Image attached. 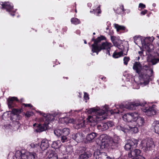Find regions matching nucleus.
Returning <instances> with one entry per match:
<instances>
[{
	"label": "nucleus",
	"instance_id": "nucleus-1",
	"mask_svg": "<svg viewBox=\"0 0 159 159\" xmlns=\"http://www.w3.org/2000/svg\"><path fill=\"white\" fill-rule=\"evenodd\" d=\"M145 68L142 70L144 72L143 74H142L141 69L142 66L139 62H136L133 66V69L139 75V79L140 81L139 83L135 82L133 83V88L135 89H139V85H146L148 84L150 80L152 78L153 70L152 69L149 68L146 66H144Z\"/></svg>",
	"mask_w": 159,
	"mask_h": 159
},
{
	"label": "nucleus",
	"instance_id": "nucleus-2",
	"mask_svg": "<svg viewBox=\"0 0 159 159\" xmlns=\"http://www.w3.org/2000/svg\"><path fill=\"white\" fill-rule=\"evenodd\" d=\"M144 106L142 108L143 111L145 113V114L148 116H151L156 114L157 111L156 106L154 105L148 106L145 103V105L141 104L137 101L128 102L125 105L121 104L120 106V109L118 110V113H120L123 112L125 109H135L137 106Z\"/></svg>",
	"mask_w": 159,
	"mask_h": 159
},
{
	"label": "nucleus",
	"instance_id": "nucleus-3",
	"mask_svg": "<svg viewBox=\"0 0 159 159\" xmlns=\"http://www.w3.org/2000/svg\"><path fill=\"white\" fill-rule=\"evenodd\" d=\"M153 39V38H147L142 43L143 48H145L147 52L148 60L151 62L153 65H154L159 62V58H157V57L159 55V48H157V52L155 53L154 51V47L151 44ZM158 45L159 47V42L158 43Z\"/></svg>",
	"mask_w": 159,
	"mask_h": 159
},
{
	"label": "nucleus",
	"instance_id": "nucleus-4",
	"mask_svg": "<svg viewBox=\"0 0 159 159\" xmlns=\"http://www.w3.org/2000/svg\"><path fill=\"white\" fill-rule=\"evenodd\" d=\"M108 107L107 105H105L102 107L101 109L98 107L89 109L88 112L90 114L93 113L94 115L88 116L87 118L88 122L91 123L92 125L94 126L98 122L105 119V117L103 115L108 111Z\"/></svg>",
	"mask_w": 159,
	"mask_h": 159
},
{
	"label": "nucleus",
	"instance_id": "nucleus-5",
	"mask_svg": "<svg viewBox=\"0 0 159 159\" xmlns=\"http://www.w3.org/2000/svg\"><path fill=\"white\" fill-rule=\"evenodd\" d=\"M105 39V38L104 36H101L95 41V44L92 45L91 50L93 53L95 52L97 54H98L99 52L102 50H103L109 56L110 55V49L112 46V44L111 43L107 42H101L102 40Z\"/></svg>",
	"mask_w": 159,
	"mask_h": 159
},
{
	"label": "nucleus",
	"instance_id": "nucleus-6",
	"mask_svg": "<svg viewBox=\"0 0 159 159\" xmlns=\"http://www.w3.org/2000/svg\"><path fill=\"white\" fill-rule=\"evenodd\" d=\"M14 159H37L35 153H22L20 151H16Z\"/></svg>",
	"mask_w": 159,
	"mask_h": 159
},
{
	"label": "nucleus",
	"instance_id": "nucleus-7",
	"mask_svg": "<svg viewBox=\"0 0 159 159\" xmlns=\"http://www.w3.org/2000/svg\"><path fill=\"white\" fill-rule=\"evenodd\" d=\"M117 128L118 129L122 131L124 133H126L129 130H130L134 133H137L138 131V129L137 127L135 125L132 124H129L128 125H125L124 127L121 125L117 126Z\"/></svg>",
	"mask_w": 159,
	"mask_h": 159
},
{
	"label": "nucleus",
	"instance_id": "nucleus-8",
	"mask_svg": "<svg viewBox=\"0 0 159 159\" xmlns=\"http://www.w3.org/2000/svg\"><path fill=\"white\" fill-rule=\"evenodd\" d=\"M101 144L100 148L102 149L107 148L111 146V143L109 139V137L106 134H103L100 136Z\"/></svg>",
	"mask_w": 159,
	"mask_h": 159
},
{
	"label": "nucleus",
	"instance_id": "nucleus-9",
	"mask_svg": "<svg viewBox=\"0 0 159 159\" xmlns=\"http://www.w3.org/2000/svg\"><path fill=\"white\" fill-rule=\"evenodd\" d=\"M93 156L96 159H114L113 157L108 156L105 152H101L99 150L95 151L93 153Z\"/></svg>",
	"mask_w": 159,
	"mask_h": 159
},
{
	"label": "nucleus",
	"instance_id": "nucleus-10",
	"mask_svg": "<svg viewBox=\"0 0 159 159\" xmlns=\"http://www.w3.org/2000/svg\"><path fill=\"white\" fill-rule=\"evenodd\" d=\"M39 114L42 115L45 118L46 120L45 122H48L49 123L48 121H52L54 119L55 117H59L60 114L58 112H55L52 114H46L41 111H39Z\"/></svg>",
	"mask_w": 159,
	"mask_h": 159
},
{
	"label": "nucleus",
	"instance_id": "nucleus-11",
	"mask_svg": "<svg viewBox=\"0 0 159 159\" xmlns=\"http://www.w3.org/2000/svg\"><path fill=\"white\" fill-rule=\"evenodd\" d=\"M138 116V112L129 113L124 115L122 117L123 120L128 122H131L132 121H134L136 117Z\"/></svg>",
	"mask_w": 159,
	"mask_h": 159
},
{
	"label": "nucleus",
	"instance_id": "nucleus-12",
	"mask_svg": "<svg viewBox=\"0 0 159 159\" xmlns=\"http://www.w3.org/2000/svg\"><path fill=\"white\" fill-rule=\"evenodd\" d=\"M138 143V141L137 140L134 139H131L128 141L125 146V148L127 150H130L136 147Z\"/></svg>",
	"mask_w": 159,
	"mask_h": 159
},
{
	"label": "nucleus",
	"instance_id": "nucleus-13",
	"mask_svg": "<svg viewBox=\"0 0 159 159\" xmlns=\"http://www.w3.org/2000/svg\"><path fill=\"white\" fill-rule=\"evenodd\" d=\"M143 148L145 151L151 150L155 147V145L152 139L150 138L148 139L146 142L145 144L143 145Z\"/></svg>",
	"mask_w": 159,
	"mask_h": 159
},
{
	"label": "nucleus",
	"instance_id": "nucleus-14",
	"mask_svg": "<svg viewBox=\"0 0 159 159\" xmlns=\"http://www.w3.org/2000/svg\"><path fill=\"white\" fill-rule=\"evenodd\" d=\"M0 4L2 6V8L6 9V11L8 12L11 11L13 9L12 4L9 2H1Z\"/></svg>",
	"mask_w": 159,
	"mask_h": 159
},
{
	"label": "nucleus",
	"instance_id": "nucleus-15",
	"mask_svg": "<svg viewBox=\"0 0 159 159\" xmlns=\"http://www.w3.org/2000/svg\"><path fill=\"white\" fill-rule=\"evenodd\" d=\"M92 152L89 150L84 152L79 155L78 159H88L91 157Z\"/></svg>",
	"mask_w": 159,
	"mask_h": 159
},
{
	"label": "nucleus",
	"instance_id": "nucleus-16",
	"mask_svg": "<svg viewBox=\"0 0 159 159\" xmlns=\"http://www.w3.org/2000/svg\"><path fill=\"white\" fill-rule=\"evenodd\" d=\"M21 116L17 114H12L10 118L11 120L14 122L13 123L15 125H16L17 128H18L20 126V123L17 120H19Z\"/></svg>",
	"mask_w": 159,
	"mask_h": 159
},
{
	"label": "nucleus",
	"instance_id": "nucleus-17",
	"mask_svg": "<svg viewBox=\"0 0 159 159\" xmlns=\"http://www.w3.org/2000/svg\"><path fill=\"white\" fill-rule=\"evenodd\" d=\"M48 123L45 122L43 125H39L35 129V130L38 132H41L47 129L48 126Z\"/></svg>",
	"mask_w": 159,
	"mask_h": 159
},
{
	"label": "nucleus",
	"instance_id": "nucleus-18",
	"mask_svg": "<svg viewBox=\"0 0 159 159\" xmlns=\"http://www.w3.org/2000/svg\"><path fill=\"white\" fill-rule=\"evenodd\" d=\"M132 149L131 150L130 152H129L128 154V157L131 158L132 157H135L136 158L139 156H140L141 153V151L139 149H135L134 150Z\"/></svg>",
	"mask_w": 159,
	"mask_h": 159
},
{
	"label": "nucleus",
	"instance_id": "nucleus-19",
	"mask_svg": "<svg viewBox=\"0 0 159 159\" xmlns=\"http://www.w3.org/2000/svg\"><path fill=\"white\" fill-rule=\"evenodd\" d=\"M71 138L78 143L81 141L83 139L82 134L80 133L72 134L71 135Z\"/></svg>",
	"mask_w": 159,
	"mask_h": 159
},
{
	"label": "nucleus",
	"instance_id": "nucleus-20",
	"mask_svg": "<svg viewBox=\"0 0 159 159\" xmlns=\"http://www.w3.org/2000/svg\"><path fill=\"white\" fill-rule=\"evenodd\" d=\"M49 146L48 141L46 139H44L42 140L40 147L42 150H46Z\"/></svg>",
	"mask_w": 159,
	"mask_h": 159
},
{
	"label": "nucleus",
	"instance_id": "nucleus-21",
	"mask_svg": "<svg viewBox=\"0 0 159 159\" xmlns=\"http://www.w3.org/2000/svg\"><path fill=\"white\" fill-rule=\"evenodd\" d=\"M136 121L137 125L138 126H142L144 125L145 124V120L143 117L139 116L138 115V116L136 117V119L134 120V121Z\"/></svg>",
	"mask_w": 159,
	"mask_h": 159
},
{
	"label": "nucleus",
	"instance_id": "nucleus-22",
	"mask_svg": "<svg viewBox=\"0 0 159 159\" xmlns=\"http://www.w3.org/2000/svg\"><path fill=\"white\" fill-rule=\"evenodd\" d=\"M152 127L155 133L159 135V120L154 121L152 124Z\"/></svg>",
	"mask_w": 159,
	"mask_h": 159
},
{
	"label": "nucleus",
	"instance_id": "nucleus-23",
	"mask_svg": "<svg viewBox=\"0 0 159 159\" xmlns=\"http://www.w3.org/2000/svg\"><path fill=\"white\" fill-rule=\"evenodd\" d=\"M59 121L62 124H67L69 123H74V120L69 119L67 117H63L59 119Z\"/></svg>",
	"mask_w": 159,
	"mask_h": 159
},
{
	"label": "nucleus",
	"instance_id": "nucleus-24",
	"mask_svg": "<svg viewBox=\"0 0 159 159\" xmlns=\"http://www.w3.org/2000/svg\"><path fill=\"white\" fill-rule=\"evenodd\" d=\"M97 135V133L91 132L87 134L86 138V140L89 142L92 141Z\"/></svg>",
	"mask_w": 159,
	"mask_h": 159
},
{
	"label": "nucleus",
	"instance_id": "nucleus-25",
	"mask_svg": "<svg viewBox=\"0 0 159 159\" xmlns=\"http://www.w3.org/2000/svg\"><path fill=\"white\" fill-rule=\"evenodd\" d=\"M16 100L18 101V100L17 98L15 97H9L8 100V105L9 108H11L13 107V101Z\"/></svg>",
	"mask_w": 159,
	"mask_h": 159
},
{
	"label": "nucleus",
	"instance_id": "nucleus-26",
	"mask_svg": "<svg viewBox=\"0 0 159 159\" xmlns=\"http://www.w3.org/2000/svg\"><path fill=\"white\" fill-rule=\"evenodd\" d=\"M74 126L75 129H78L84 127L85 125V122L83 120H81L80 121L78 122L76 124L74 122Z\"/></svg>",
	"mask_w": 159,
	"mask_h": 159
},
{
	"label": "nucleus",
	"instance_id": "nucleus-27",
	"mask_svg": "<svg viewBox=\"0 0 159 159\" xmlns=\"http://www.w3.org/2000/svg\"><path fill=\"white\" fill-rule=\"evenodd\" d=\"M109 139L112 145H113V144L115 145L118 144L120 141V138L117 136H115L113 139L110 138H109Z\"/></svg>",
	"mask_w": 159,
	"mask_h": 159
},
{
	"label": "nucleus",
	"instance_id": "nucleus-28",
	"mask_svg": "<svg viewBox=\"0 0 159 159\" xmlns=\"http://www.w3.org/2000/svg\"><path fill=\"white\" fill-rule=\"evenodd\" d=\"M65 152L68 155H72L74 154L72 147L70 146H67L66 148Z\"/></svg>",
	"mask_w": 159,
	"mask_h": 159
},
{
	"label": "nucleus",
	"instance_id": "nucleus-29",
	"mask_svg": "<svg viewBox=\"0 0 159 159\" xmlns=\"http://www.w3.org/2000/svg\"><path fill=\"white\" fill-rule=\"evenodd\" d=\"M114 26L117 32H118L120 30H124L125 28L124 26L116 24H114Z\"/></svg>",
	"mask_w": 159,
	"mask_h": 159
},
{
	"label": "nucleus",
	"instance_id": "nucleus-30",
	"mask_svg": "<svg viewBox=\"0 0 159 159\" xmlns=\"http://www.w3.org/2000/svg\"><path fill=\"white\" fill-rule=\"evenodd\" d=\"M70 129L68 128H64L62 129V135H68L70 134Z\"/></svg>",
	"mask_w": 159,
	"mask_h": 159
},
{
	"label": "nucleus",
	"instance_id": "nucleus-31",
	"mask_svg": "<svg viewBox=\"0 0 159 159\" xmlns=\"http://www.w3.org/2000/svg\"><path fill=\"white\" fill-rule=\"evenodd\" d=\"M54 134L57 137H60L62 135V129H57L54 130Z\"/></svg>",
	"mask_w": 159,
	"mask_h": 159
},
{
	"label": "nucleus",
	"instance_id": "nucleus-32",
	"mask_svg": "<svg viewBox=\"0 0 159 159\" xmlns=\"http://www.w3.org/2000/svg\"><path fill=\"white\" fill-rule=\"evenodd\" d=\"M122 51L119 52H115L113 54V57L114 58H118L123 55Z\"/></svg>",
	"mask_w": 159,
	"mask_h": 159
},
{
	"label": "nucleus",
	"instance_id": "nucleus-33",
	"mask_svg": "<svg viewBox=\"0 0 159 159\" xmlns=\"http://www.w3.org/2000/svg\"><path fill=\"white\" fill-rule=\"evenodd\" d=\"M71 22L75 25H77L80 23V21L77 18H73L71 19Z\"/></svg>",
	"mask_w": 159,
	"mask_h": 159
},
{
	"label": "nucleus",
	"instance_id": "nucleus-34",
	"mask_svg": "<svg viewBox=\"0 0 159 159\" xmlns=\"http://www.w3.org/2000/svg\"><path fill=\"white\" fill-rule=\"evenodd\" d=\"M145 39L143 40V41H141V39L140 38H139V37H138L135 36L134 38V42L136 44L138 45V43L139 42H141L142 43V46H143V43H142V42H143V41Z\"/></svg>",
	"mask_w": 159,
	"mask_h": 159
},
{
	"label": "nucleus",
	"instance_id": "nucleus-35",
	"mask_svg": "<svg viewBox=\"0 0 159 159\" xmlns=\"http://www.w3.org/2000/svg\"><path fill=\"white\" fill-rule=\"evenodd\" d=\"M58 143H60L59 141H53L51 144L52 147L54 149L57 148L59 147Z\"/></svg>",
	"mask_w": 159,
	"mask_h": 159
},
{
	"label": "nucleus",
	"instance_id": "nucleus-36",
	"mask_svg": "<svg viewBox=\"0 0 159 159\" xmlns=\"http://www.w3.org/2000/svg\"><path fill=\"white\" fill-rule=\"evenodd\" d=\"M22 111V110L21 109H13L12 111V114H17L18 115H19V114Z\"/></svg>",
	"mask_w": 159,
	"mask_h": 159
},
{
	"label": "nucleus",
	"instance_id": "nucleus-37",
	"mask_svg": "<svg viewBox=\"0 0 159 159\" xmlns=\"http://www.w3.org/2000/svg\"><path fill=\"white\" fill-rule=\"evenodd\" d=\"M125 10L124 9V6L123 5H121L120 6L119 9H118L117 10L115 11V12L117 13L118 14L120 13L121 12H123Z\"/></svg>",
	"mask_w": 159,
	"mask_h": 159
},
{
	"label": "nucleus",
	"instance_id": "nucleus-38",
	"mask_svg": "<svg viewBox=\"0 0 159 159\" xmlns=\"http://www.w3.org/2000/svg\"><path fill=\"white\" fill-rule=\"evenodd\" d=\"M94 11L95 14L97 16L98 15V14L101 13V11L100 9V6H99L96 10L93 9V11Z\"/></svg>",
	"mask_w": 159,
	"mask_h": 159
},
{
	"label": "nucleus",
	"instance_id": "nucleus-39",
	"mask_svg": "<svg viewBox=\"0 0 159 159\" xmlns=\"http://www.w3.org/2000/svg\"><path fill=\"white\" fill-rule=\"evenodd\" d=\"M61 141L62 143H65L67 142L68 141V138L67 137V136L65 135H61Z\"/></svg>",
	"mask_w": 159,
	"mask_h": 159
},
{
	"label": "nucleus",
	"instance_id": "nucleus-40",
	"mask_svg": "<svg viewBox=\"0 0 159 159\" xmlns=\"http://www.w3.org/2000/svg\"><path fill=\"white\" fill-rule=\"evenodd\" d=\"M129 60L130 58L129 57H125L123 59L124 64L126 65H127L128 64V62L129 61Z\"/></svg>",
	"mask_w": 159,
	"mask_h": 159
},
{
	"label": "nucleus",
	"instance_id": "nucleus-41",
	"mask_svg": "<svg viewBox=\"0 0 159 159\" xmlns=\"http://www.w3.org/2000/svg\"><path fill=\"white\" fill-rule=\"evenodd\" d=\"M116 37L114 36H111V39L112 42L113 43L115 46H116L118 47V46L117 45V43L115 40Z\"/></svg>",
	"mask_w": 159,
	"mask_h": 159
},
{
	"label": "nucleus",
	"instance_id": "nucleus-42",
	"mask_svg": "<svg viewBox=\"0 0 159 159\" xmlns=\"http://www.w3.org/2000/svg\"><path fill=\"white\" fill-rule=\"evenodd\" d=\"M102 131L106 130L108 129V125L106 123H102Z\"/></svg>",
	"mask_w": 159,
	"mask_h": 159
},
{
	"label": "nucleus",
	"instance_id": "nucleus-43",
	"mask_svg": "<svg viewBox=\"0 0 159 159\" xmlns=\"http://www.w3.org/2000/svg\"><path fill=\"white\" fill-rule=\"evenodd\" d=\"M30 146L31 148H35L39 147V145L34 143H32L30 144Z\"/></svg>",
	"mask_w": 159,
	"mask_h": 159
},
{
	"label": "nucleus",
	"instance_id": "nucleus-44",
	"mask_svg": "<svg viewBox=\"0 0 159 159\" xmlns=\"http://www.w3.org/2000/svg\"><path fill=\"white\" fill-rule=\"evenodd\" d=\"M106 123L108 125V129L109 127H111L114 125L113 123L111 121H108Z\"/></svg>",
	"mask_w": 159,
	"mask_h": 159
},
{
	"label": "nucleus",
	"instance_id": "nucleus-45",
	"mask_svg": "<svg viewBox=\"0 0 159 159\" xmlns=\"http://www.w3.org/2000/svg\"><path fill=\"white\" fill-rule=\"evenodd\" d=\"M145 7H146V6L144 4L142 3H140L139 4V10H141V9H139L140 8H141V9H144Z\"/></svg>",
	"mask_w": 159,
	"mask_h": 159
},
{
	"label": "nucleus",
	"instance_id": "nucleus-46",
	"mask_svg": "<svg viewBox=\"0 0 159 159\" xmlns=\"http://www.w3.org/2000/svg\"><path fill=\"white\" fill-rule=\"evenodd\" d=\"M84 132L85 134H89L90 133L91 130L89 128H86L84 130Z\"/></svg>",
	"mask_w": 159,
	"mask_h": 159
},
{
	"label": "nucleus",
	"instance_id": "nucleus-47",
	"mask_svg": "<svg viewBox=\"0 0 159 159\" xmlns=\"http://www.w3.org/2000/svg\"><path fill=\"white\" fill-rule=\"evenodd\" d=\"M84 98L85 100H87L89 99V95L88 93H84Z\"/></svg>",
	"mask_w": 159,
	"mask_h": 159
},
{
	"label": "nucleus",
	"instance_id": "nucleus-48",
	"mask_svg": "<svg viewBox=\"0 0 159 159\" xmlns=\"http://www.w3.org/2000/svg\"><path fill=\"white\" fill-rule=\"evenodd\" d=\"M97 128L100 131H102V123L100 124H98L97 125Z\"/></svg>",
	"mask_w": 159,
	"mask_h": 159
},
{
	"label": "nucleus",
	"instance_id": "nucleus-49",
	"mask_svg": "<svg viewBox=\"0 0 159 159\" xmlns=\"http://www.w3.org/2000/svg\"><path fill=\"white\" fill-rule=\"evenodd\" d=\"M147 12V10H144L143 11H142L140 13V15H145Z\"/></svg>",
	"mask_w": 159,
	"mask_h": 159
},
{
	"label": "nucleus",
	"instance_id": "nucleus-50",
	"mask_svg": "<svg viewBox=\"0 0 159 159\" xmlns=\"http://www.w3.org/2000/svg\"><path fill=\"white\" fill-rule=\"evenodd\" d=\"M136 158V159H145V157L141 155L138 156V157Z\"/></svg>",
	"mask_w": 159,
	"mask_h": 159
},
{
	"label": "nucleus",
	"instance_id": "nucleus-51",
	"mask_svg": "<svg viewBox=\"0 0 159 159\" xmlns=\"http://www.w3.org/2000/svg\"><path fill=\"white\" fill-rule=\"evenodd\" d=\"M23 105H25V107H32V106L30 104H25L23 103Z\"/></svg>",
	"mask_w": 159,
	"mask_h": 159
},
{
	"label": "nucleus",
	"instance_id": "nucleus-52",
	"mask_svg": "<svg viewBox=\"0 0 159 159\" xmlns=\"http://www.w3.org/2000/svg\"><path fill=\"white\" fill-rule=\"evenodd\" d=\"M10 125L9 124H7L6 125H4V127L6 129H8L10 128Z\"/></svg>",
	"mask_w": 159,
	"mask_h": 159
},
{
	"label": "nucleus",
	"instance_id": "nucleus-53",
	"mask_svg": "<svg viewBox=\"0 0 159 159\" xmlns=\"http://www.w3.org/2000/svg\"><path fill=\"white\" fill-rule=\"evenodd\" d=\"M143 51L142 50L140 51H139L138 52L139 54V55L141 56H142L143 55Z\"/></svg>",
	"mask_w": 159,
	"mask_h": 159
},
{
	"label": "nucleus",
	"instance_id": "nucleus-54",
	"mask_svg": "<svg viewBox=\"0 0 159 159\" xmlns=\"http://www.w3.org/2000/svg\"><path fill=\"white\" fill-rule=\"evenodd\" d=\"M99 37H98L96 39H94V37H93L92 39V41H94V43L93 44H95V40H96Z\"/></svg>",
	"mask_w": 159,
	"mask_h": 159
},
{
	"label": "nucleus",
	"instance_id": "nucleus-55",
	"mask_svg": "<svg viewBox=\"0 0 159 159\" xmlns=\"http://www.w3.org/2000/svg\"><path fill=\"white\" fill-rule=\"evenodd\" d=\"M26 115L28 117H30V115L29 114V112H26Z\"/></svg>",
	"mask_w": 159,
	"mask_h": 159
},
{
	"label": "nucleus",
	"instance_id": "nucleus-56",
	"mask_svg": "<svg viewBox=\"0 0 159 159\" xmlns=\"http://www.w3.org/2000/svg\"><path fill=\"white\" fill-rule=\"evenodd\" d=\"M154 159H159V156L155 157Z\"/></svg>",
	"mask_w": 159,
	"mask_h": 159
},
{
	"label": "nucleus",
	"instance_id": "nucleus-57",
	"mask_svg": "<svg viewBox=\"0 0 159 159\" xmlns=\"http://www.w3.org/2000/svg\"><path fill=\"white\" fill-rule=\"evenodd\" d=\"M136 58L138 60H139L140 59V57L139 56L138 57H136Z\"/></svg>",
	"mask_w": 159,
	"mask_h": 159
},
{
	"label": "nucleus",
	"instance_id": "nucleus-58",
	"mask_svg": "<svg viewBox=\"0 0 159 159\" xmlns=\"http://www.w3.org/2000/svg\"><path fill=\"white\" fill-rule=\"evenodd\" d=\"M84 43L85 44H86L87 43V42H86V41L85 40H84Z\"/></svg>",
	"mask_w": 159,
	"mask_h": 159
},
{
	"label": "nucleus",
	"instance_id": "nucleus-59",
	"mask_svg": "<svg viewBox=\"0 0 159 159\" xmlns=\"http://www.w3.org/2000/svg\"><path fill=\"white\" fill-rule=\"evenodd\" d=\"M11 15L12 16H14L15 15V14H11Z\"/></svg>",
	"mask_w": 159,
	"mask_h": 159
},
{
	"label": "nucleus",
	"instance_id": "nucleus-60",
	"mask_svg": "<svg viewBox=\"0 0 159 159\" xmlns=\"http://www.w3.org/2000/svg\"><path fill=\"white\" fill-rule=\"evenodd\" d=\"M109 29V28L108 27H107L106 29V30H108Z\"/></svg>",
	"mask_w": 159,
	"mask_h": 159
},
{
	"label": "nucleus",
	"instance_id": "nucleus-61",
	"mask_svg": "<svg viewBox=\"0 0 159 159\" xmlns=\"http://www.w3.org/2000/svg\"><path fill=\"white\" fill-rule=\"evenodd\" d=\"M103 78L105 79V78H104L103 77H102V78H101V79L102 80H103Z\"/></svg>",
	"mask_w": 159,
	"mask_h": 159
},
{
	"label": "nucleus",
	"instance_id": "nucleus-62",
	"mask_svg": "<svg viewBox=\"0 0 159 159\" xmlns=\"http://www.w3.org/2000/svg\"><path fill=\"white\" fill-rule=\"evenodd\" d=\"M93 35H95V32L93 33Z\"/></svg>",
	"mask_w": 159,
	"mask_h": 159
},
{
	"label": "nucleus",
	"instance_id": "nucleus-63",
	"mask_svg": "<svg viewBox=\"0 0 159 159\" xmlns=\"http://www.w3.org/2000/svg\"><path fill=\"white\" fill-rule=\"evenodd\" d=\"M35 125V124H34L33 126H34Z\"/></svg>",
	"mask_w": 159,
	"mask_h": 159
},
{
	"label": "nucleus",
	"instance_id": "nucleus-64",
	"mask_svg": "<svg viewBox=\"0 0 159 159\" xmlns=\"http://www.w3.org/2000/svg\"><path fill=\"white\" fill-rule=\"evenodd\" d=\"M122 159H125V158H122Z\"/></svg>",
	"mask_w": 159,
	"mask_h": 159
}]
</instances>
